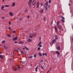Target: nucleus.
<instances>
[{
    "mask_svg": "<svg viewBox=\"0 0 73 73\" xmlns=\"http://www.w3.org/2000/svg\"><path fill=\"white\" fill-rule=\"evenodd\" d=\"M39 47H41L42 46V45H41V44H40L39 45Z\"/></svg>",
    "mask_w": 73,
    "mask_h": 73,
    "instance_id": "nucleus-42",
    "label": "nucleus"
},
{
    "mask_svg": "<svg viewBox=\"0 0 73 73\" xmlns=\"http://www.w3.org/2000/svg\"><path fill=\"white\" fill-rule=\"evenodd\" d=\"M44 55H45L46 56V55H47L46 53V52L45 53H43L42 56H44Z\"/></svg>",
    "mask_w": 73,
    "mask_h": 73,
    "instance_id": "nucleus-17",
    "label": "nucleus"
},
{
    "mask_svg": "<svg viewBox=\"0 0 73 73\" xmlns=\"http://www.w3.org/2000/svg\"><path fill=\"white\" fill-rule=\"evenodd\" d=\"M32 56H31L29 57V58H32Z\"/></svg>",
    "mask_w": 73,
    "mask_h": 73,
    "instance_id": "nucleus-30",
    "label": "nucleus"
},
{
    "mask_svg": "<svg viewBox=\"0 0 73 73\" xmlns=\"http://www.w3.org/2000/svg\"><path fill=\"white\" fill-rule=\"evenodd\" d=\"M54 37L56 40H57V35H56L54 36Z\"/></svg>",
    "mask_w": 73,
    "mask_h": 73,
    "instance_id": "nucleus-14",
    "label": "nucleus"
},
{
    "mask_svg": "<svg viewBox=\"0 0 73 73\" xmlns=\"http://www.w3.org/2000/svg\"><path fill=\"white\" fill-rule=\"evenodd\" d=\"M48 3H49V4H50V3H51V1L50 0H49V1Z\"/></svg>",
    "mask_w": 73,
    "mask_h": 73,
    "instance_id": "nucleus-38",
    "label": "nucleus"
},
{
    "mask_svg": "<svg viewBox=\"0 0 73 73\" xmlns=\"http://www.w3.org/2000/svg\"><path fill=\"white\" fill-rule=\"evenodd\" d=\"M20 56V54H18V56Z\"/></svg>",
    "mask_w": 73,
    "mask_h": 73,
    "instance_id": "nucleus-61",
    "label": "nucleus"
},
{
    "mask_svg": "<svg viewBox=\"0 0 73 73\" xmlns=\"http://www.w3.org/2000/svg\"><path fill=\"white\" fill-rule=\"evenodd\" d=\"M41 37H40V38H39V40H41Z\"/></svg>",
    "mask_w": 73,
    "mask_h": 73,
    "instance_id": "nucleus-54",
    "label": "nucleus"
},
{
    "mask_svg": "<svg viewBox=\"0 0 73 73\" xmlns=\"http://www.w3.org/2000/svg\"><path fill=\"white\" fill-rule=\"evenodd\" d=\"M7 36H8V37H11V35H10L9 34H7Z\"/></svg>",
    "mask_w": 73,
    "mask_h": 73,
    "instance_id": "nucleus-23",
    "label": "nucleus"
},
{
    "mask_svg": "<svg viewBox=\"0 0 73 73\" xmlns=\"http://www.w3.org/2000/svg\"><path fill=\"white\" fill-rule=\"evenodd\" d=\"M23 49H25V48H23Z\"/></svg>",
    "mask_w": 73,
    "mask_h": 73,
    "instance_id": "nucleus-60",
    "label": "nucleus"
},
{
    "mask_svg": "<svg viewBox=\"0 0 73 73\" xmlns=\"http://www.w3.org/2000/svg\"><path fill=\"white\" fill-rule=\"evenodd\" d=\"M40 68H41V69H44V68H43V67L42 66V65H41Z\"/></svg>",
    "mask_w": 73,
    "mask_h": 73,
    "instance_id": "nucleus-22",
    "label": "nucleus"
},
{
    "mask_svg": "<svg viewBox=\"0 0 73 73\" xmlns=\"http://www.w3.org/2000/svg\"><path fill=\"white\" fill-rule=\"evenodd\" d=\"M19 20L20 21H21V20H22V18H20L19 19Z\"/></svg>",
    "mask_w": 73,
    "mask_h": 73,
    "instance_id": "nucleus-36",
    "label": "nucleus"
},
{
    "mask_svg": "<svg viewBox=\"0 0 73 73\" xmlns=\"http://www.w3.org/2000/svg\"><path fill=\"white\" fill-rule=\"evenodd\" d=\"M37 69H38V68L36 67V68H35V71H36V72H37Z\"/></svg>",
    "mask_w": 73,
    "mask_h": 73,
    "instance_id": "nucleus-24",
    "label": "nucleus"
},
{
    "mask_svg": "<svg viewBox=\"0 0 73 73\" xmlns=\"http://www.w3.org/2000/svg\"><path fill=\"white\" fill-rule=\"evenodd\" d=\"M19 43L20 44H24V42L22 41H20L19 42Z\"/></svg>",
    "mask_w": 73,
    "mask_h": 73,
    "instance_id": "nucleus-11",
    "label": "nucleus"
},
{
    "mask_svg": "<svg viewBox=\"0 0 73 73\" xmlns=\"http://www.w3.org/2000/svg\"><path fill=\"white\" fill-rule=\"evenodd\" d=\"M45 8L46 10V11L47 10H48V8L47 7V6L44 7Z\"/></svg>",
    "mask_w": 73,
    "mask_h": 73,
    "instance_id": "nucleus-28",
    "label": "nucleus"
},
{
    "mask_svg": "<svg viewBox=\"0 0 73 73\" xmlns=\"http://www.w3.org/2000/svg\"><path fill=\"white\" fill-rule=\"evenodd\" d=\"M21 62H22V64H25V63L26 62V61H21Z\"/></svg>",
    "mask_w": 73,
    "mask_h": 73,
    "instance_id": "nucleus-15",
    "label": "nucleus"
},
{
    "mask_svg": "<svg viewBox=\"0 0 73 73\" xmlns=\"http://www.w3.org/2000/svg\"><path fill=\"white\" fill-rule=\"evenodd\" d=\"M57 49V50H60V46H58V47Z\"/></svg>",
    "mask_w": 73,
    "mask_h": 73,
    "instance_id": "nucleus-21",
    "label": "nucleus"
},
{
    "mask_svg": "<svg viewBox=\"0 0 73 73\" xmlns=\"http://www.w3.org/2000/svg\"><path fill=\"white\" fill-rule=\"evenodd\" d=\"M26 49H27V50H29V49H28V48L27 47H26Z\"/></svg>",
    "mask_w": 73,
    "mask_h": 73,
    "instance_id": "nucleus-43",
    "label": "nucleus"
},
{
    "mask_svg": "<svg viewBox=\"0 0 73 73\" xmlns=\"http://www.w3.org/2000/svg\"><path fill=\"white\" fill-rule=\"evenodd\" d=\"M18 68H19V69H20V66H18Z\"/></svg>",
    "mask_w": 73,
    "mask_h": 73,
    "instance_id": "nucleus-45",
    "label": "nucleus"
},
{
    "mask_svg": "<svg viewBox=\"0 0 73 73\" xmlns=\"http://www.w3.org/2000/svg\"><path fill=\"white\" fill-rule=\"evenodd\" d=\"M55 53L56 54H58V56H59V55H60V52L58 51H55Z\"/></svg>",
    "mask_w": 73,
    "mask_h": 73,
    "instance_id": "nucleus-3",
    "label": "nucleus"
},
{
    "mask_svg": "<svg viewBox=\"0 0 73 73\" xmlns=\"http://www.w3.org/2000/svg\"><path fill=\"white\" fill-rule=\"evenodd\" d=\"M34 56L35 58H36V54H35L34 55Z\"/></svg>",
    "mask_w": 73,
    "mask_h": 73,
    "instance_id": "nucleus-37",
    "label": "nucleus"
},
{
    "mask_svg": "<svg viewBox=\"0 0 73 73\" xmlns=\"http://www.w3.org/2000/svg\"><path fill=\"white\" fill-rule=\"evenodd\" d=\"M11 29V28L10 27L9 28V29Z\"/></svg>",
    "mask_w": 73,
    "mask_h": 73,
    "instance_id": "nucleus-52",
    "label": "nucleus"
},
{
    "mask_svg": "<svg viewBox=\"0 0 73 73\" xmlns=\"http://www.w3.org/2000/svg\"><path fill=\"white\" fill-rule=\"evenodd\" d=\"M41 6H42V3L41 4Z\"/></svg>",
    "mask_w": 73,
    "mask_h": 73,
    "instance_id": "nucleus-57",
    "label": "nucleus"
},
{
    "mask_svg": "<svg viewBox=\"0 0 73 73\" xmlns=\"http://www.w3.org/2000/svg\"><path fill=\"white\" fill-rule=\"evenodd\" d=\"M35 2V0H33V2L32 3V4H33V2Z\"/></svg>",
    "mask_w": 73,
    "mask_h": 73,
    "instance_id": "nucleus-51",
    "label": "nucleus"
},
{
    "mask_svg": "<svg viewBox=\"0 0 73 73\" xmlns=\"http://www.w3.org/2000/svg\"><path fill=\"white\" fill-rule=\"evenodd\" d=\"M61 17L62 19H63V20H65V18L64 17H62V16H61Z\"/></svg>",
    "mask_w": 73,
    "mask_h": 73,
    "instance_id": "nucleus-26",
    "label": "nucleus"
},
{
    "mask_svg": "<svg viewBox=\"0 0 73 73\" xmlns=\"http://www.w3.org/2000/svg\"><path fill=\"white\" fill-rule=\"evenodd\" d=\"M48 1H47L46 2L45 4H44V7H45V5H46V7H47L48 5Z\"/></svg>",
    "mask_w": 73,
    "mask_h": 73,
    "instance_id": "nucleus-1",
    "label": "nucleus"
},
{
    "mask_svg": "<svg viewBox=\"0 0 73 73\" xmlns=\"http://www.w3.org/2000/svg\"><path fill=\"white\" fill-rule=\"evenodd\" d=\"M4 47L5 48V49H7V48H8V46H4Z\"/></svg>",
    "mask_w": 73,
    "mask_h": 73,
    "instance_id": "nucleus-16",
    "label": "nucleus"
},
{
    "mask_svg": "<svg viewBox=\"0 0 73 73\" xmlns=\"http://www.w3.org/2000/svg\"><path fill=\"white\" fill-rule=\"evenodd\" d=\"M9 14L11 16H13V13L12 12H10L9 13Z\"/></svg>",
    "mask_w": 73,
    "mask_h": 73,
    "instance_id": "nucleus-6",
    "label": "nucleus"
},
{
    "mask_svg": "<svg viewBox=\"0 0 73 73\" xmlns=\"http://www.w3.org/2000/svg\"><path fill=\"white\" fill-rule=\"evenodd\" d=\"M9 24L10 25V24H11V21H9Z\"/></svg>",
    "mask_w": 73,
    "mask_h": 73,
    "instance_id": "nucleus-40",
    "label": "nucleus"
},
{
    "mask_svg": "<svg viewBox=\"0 0 73 73\" xmlns=\"http://www.w3.org/2000/svg\"><path fill=\"white\" fill-rule=\"evenodd\" d=\"M0 58L2 59H3V60L4 59V58H3V55H0Z\"/></svg>",
    "mask_w": 73,
    "mask_h": 73,
    "instance_id": "nucleus-13",
    "label": "nucleus"
},
{
    "mask_svg": "<svg viewBox=\"0 0 73 73\" xmlns=\"http://www.w3.org/2000/svg\"><path fill=\"white\" fill-rule=\"evenodd\" d=\"M41 44V41H40L39 43H38L37 46H39V45H40Z\"/></svg>",
    "mask_w": 73,
    "mask_h": 73,
    "instance_id": "nucleus-19",
    "label": "nucleus"
},
{
    "mask_svg": "<svg viewBox=\"0 0 73 73\" xmlns=\"http://www.w3.org/2000/svg\"><path fill=\"white\" fill-rule=\"evenodd\" d=\"M4 0H3V2H4Z\"/></svg>",
    "mask_w": 73,
    "mask_h": 73,
    "instance_id": "nucleus-62",
    "label": "nucleus"
},
{
    "mask_svg": "<svg viewBox=\"0 0 73 73\" xmlns=\"http://www.w3.org/2000/svg\"><path fill=\"white\" fill-rule=\"evenodd\" d=\"M55 31L57 32V29L56 30H55Z\"/></svg>",
    "mask_w": 73,
    "mask_h": 73,
    "instance_id": "nucleus-55",
    "label": "nucleus"
},
{
    "mask_svg": "<svg viewBox=\"0 0 73 73\" xmlns=\"http://www.w3.org/2000/svg\"><path fill=\"white\" fill-rule=\"evenodd\" d=\"M38 54L40 56H42V54L40 52L38 53Z\"/></svg>",
    "mask_w": 73,
    "mask_h": 73,
    "instance_id": "nucleus-10",
    "label": "nucleus"
},
{
    "mask_svg": "<svg viewBox=\"0 0 73 73\" xmlns=\"http://www.w3.org/2000/svg\"><path fill=\"white\" fill-rule=\"evenodd\" d=\"M17 38H18L17 37H15L13 39V41H16V40L17 39Z\"/></svg>",
    "mask_w": 73,
    "mask_h": 73,
    "instance_id": "nucleus-4",
    "label": "nucleus"
},
{
    "mask_svg": "<svg viewBox=\"0 0 73 73\" xmlns=\"http://www.w3.org/2000/svg\"><path fill=\"white\" fill-rule=\"evenodd\" d=\"M58 27V28L59 29V30H61V27H62V26L61 25H57Z\"/></svg>",
    "mask_w": 73,
    "mask_h": 73,
    "instance_id": "nucleus-2",
    "label": "nucleus"
},
{
    "mask_svg": "<svg viewBox=\"0 0 73 73\" xmlns=\"http://www.w3.org/2000/svg\"><path fill=\"white\" fill-rule=\"evenodd\" d=\"M28 41H29V42H31L32 41V40L29 39H28Z\"/></svg>",
    "mask_w": 73,
    "mask_h": 73,
    "instance_id": "nucleus-20",
    "label": "nucleus"
},
{
    "mask_svg": "<svg viewBox=\"0 0 73 73\" xmlns=\"http://www.w3.org/2000/svg\"><path fill=\"white\" fill-rule=\"evenodd\" d=\"M72 41L73 42V38L72 39Z\"/></svg>",
    "mask_w": 73,
    "mask_h": 73,
    "instance_id": "nucleus-64",
    "label": "nucleus"
},
{
    "mask_svg": "<svg viewBox=\"0 0 73 73\" xmlns=\"http://www.w3.org/2000/svg\"><path fill=\"white\" fill-rule=\"evenodd\" d=\"M25 12H28V10H25Z\"/></svg>",
    "mask_w": 73,
    "mask_h": 73,
    "instance_id": "nucleus-46",
    "label": "nucleus"
},
{
    "mask_svg": "<svg viewBox=\"0 0 73 73\" xmlns=\"http://www.w3.org/2000/svg\"><path fill=\"white\" fill-rule=\"evenodd\" d=\"M5 7H9V5H5Z\"/></svg>",
    "mask_w": 73,
    "mask_h": 73,
    "instance_id": "nucleus-29",
    "label": "nucleus"
},
{
    "mask_svg": "<svg viewBox=\"0 0 73 73\" xmlns=\"http://www.w3.org/2000/svg\"><path fill=\"white\" fill-rule=\"evenodd\" d=\"M18 49V50H20V48H17Z\"/></svg>",
    "mask_w": 73,
    "mask_h": 73,
    "instance_id": "nucleus-56",
    "label": "nucleus"
},
{
    "mask_svg": "<svg viewBox=\"0 0 73 73\" xmlns=\"http://www.w3.org/2000/svg\"><path fill=\"white\" fill-rule=\"evenodd\" d=\"M61 21H62L63 23H65V21H64L63 19H61Z\"/></svg>",
    "mask_w": 73,
    "mask_h": 73,
    "instance_id": "nucleus-25",
    "label": "nucleus"
},
{
    "mask_svg": "<svg viewBox=\"0 0 73 73\" xmlns=\"http://www.w3.org/2000/svg\"><path fill=\"white\" fill-rule=\"evenodd\" d=\"M15 5V3H13L11 5V7H14Z\"/></svg>",
    "mask_w": 73,
    "mask_h": 73,
    "instance_id": "nucleus-12",
    "label": "nucleus"
},
{
    "mask_svg": "<svg viewBox=\"0 0 73 73\" xmlns=\"http://www.w3.org/2000/svg\"><path fill=\"white\" fill-rule=\"evenodd\" d=\"M20 52L21 53L24 54V52H23V51H20Z\"/></svg>",
    "mask_w": 73,
    "mask_h": 73,
    "instance_id": "nucleus-34",
    "label": "nucleus"
},
{
    "mask_svg": "<svg viewBox=\"0 0 73 73\" xmlns=\"http://www.w3.org/2000/svg\"><path fill=\"white\" fill-rule=\"evenodd\" d=\"M44 21H45V17H44Z\"/></svg>",
    "mask_w": 73,
    "mask_h": 73,
    "instance_id": "nucleus-44",
    "label": "nucleus"
},
{
    "mask_svg": "<svg viewBox=\"0 0 73 73\" xmlns=\"http://www.w3.org/2000/svg\"><path fill=\"white\" fill-rule=\"evenodd\" d=\"M52 69V67H51L48 71V72H49L50 71V70Z\"/></svg>",
    "mask_w": 73,
    "mask_h": 73,
    "instance_id": "nucleus-35",
    "label": "nucleus"
},
{
    "mask_svg": "<svg viewBox=\"0 0 73 73\" xmlns=\"http://www.w3.org/2000/svg\"><path fill=\"white\" fill-rule=\"evenodd\" d=\"M2 19H5V17H2Z\"/></svg>",
    "mask_w": 73,
    "mask_h": 73,
    "instance_id": "nucleus-39",
    "label": "nucleus"
},
{
    "mask_svg": "<svg viewBox=\"0 0 73 73\" xmlns=\"http://www.w3.org/2000/svg\"><path fill=\"white\" fill-rule=\"evenodd\" d=\"M55 30H56L57 29V27H55Z\"/></svg>",
    "mask_w": 73,
    "mask_h": 73,
    "instance_id": "nucleus-48",
    "label": "nucleus"
},
{
    "mask_svg": "<svg viewBox=\"0 0 73 73\" xmlns=\"http://www.w3.org/2000/svg\"><path fill=\"white\" fill-rule=\"evenodd\" d=\"M4 8V6H2L1 7V9H3V8Z\"/></svg>",
    "mask_w": 73,
    "mask_h": 73,
    "instance_id": "nucleus-27",
    "label": "nucleus"
},
{
    "mask_svg": "<svg viewBox=\"0 0 73 73\" xmlns=\"http://www.w3.org/2000/svg\"><path fill=\"white\" fill-rule=\"evenodd\" d=\"M13 33H15V31H13Z\"/></svg>",
    "mask_w": 73,
    "mask_h": 73,
    "instance_id": "nucleus-50",
    "label": "nucleus"
},
{
    "mask_svg": "<svg viewBox=\"0 0 73 73\" xmlns=\"http://www.w3.org/2000/svg\"><path fill=\"white\" fill-rule=\"evenodd\" d=\"M68 5H69V6H70V3H69Z\"/></svg>",
    "mask_w": 73,
    "mask_h": 73,
    "instance_id": "nucleus-59",
    "label": "nucleus"
},
{
    "mask_svg": "<svg viewBox=\"0 0 73 73\" xmlns=\"http://www.w3.org/2000/svg\"><path fill=\"white\" fill-rule=\"evenodd\" d=\"M41 62H43V60H42L41 61Z\"/></svg>",
    "mask_w": 73,
    "mask_h": 73,
    "instance_id": "nucleus-63",
    "label": "nucleus"
},
{
    "mask_svg": "<svg viewBox=\"0 0 73 73\" xmlns=\"http://www.w3.org/2000/svg\"><path fill=\"white\" fill-rule=\"evenodd\" d=\"M32 1V0H30L29 2V4H30V3H31Z\"/></svg>",
    "mask_w": 73,
    "mask_h": 73,
    "instance_id": "nucleus-18",
    "label": "nucleus"
},
{
    "mask_svg": "<svg viewBox=\"0 0 73 73\" xmlns=\"http://www.w3.org/2000/svg\"><path fill=\"white\" fill-rule=\"evenodd\" d=\"M56 39L53 40L52 42V43L53 44H54V42H56Z\"/></svg>",
    "mask_w": 73,
    "mask_h": 73,
    "instance_id": "nucleus-7",
    "label": "nucleus"
},
{
    "mask_svg": "<svg viewBox=\"0 0 73 73\" xmlns=\"http://www.w3.org/2000/svg\"><path fill=\"white\" fill-rule=\"evenodd\" d=\"M39 1H38V2L37 3V8H38V7H39Z\"/></svg>",
    "mask_w": 73,
    "mask_h": 73,
    "instance_id": "nucleus-5",
    "label": "nucleus"
},
{
    "mask_svg": "<svg viewBox=\"0 0 73 73\" xmlns=\"http://www.w3.org/2000/svg\"><path fill=\"white\" fill-rule=\"evenodd\" d=\"M14 70L15 71H16V70H17V69L16 68V69H15Z\"/></svg>",
    "mask_w": 73,
    "mask_h": 73,
    "instance_id": "nucleus-53",
    "label": "nucleus"
},
{
    "mask_svg": "<svg viewBox=\"0 0 73 73\" xmlns=\"http://www.w3.org/2000/svg\"><path fill=\"white\" fill-rule=\"evenodd\" d=\"M36 36V35H34V36H32L29 35V37H30V38H32V37H34V36Z\"/></svg>",
    "mask_w": 73,
    "mask_h": 73,
    "instance_id": "nucleus-9",
    "label": "nucleus"
},
{
    "mask_svg": "<svg viewBox=\"0 0 73 73\" xmlns=\"http://www.w3.org/2000/svg\"><path fill=\"white\" fill-rule=\"evenodd\" d=\"M53 20H52L51 22V25H52V24L53 23Z\"/></svg>",
    "mask_w": 73,
    "mask_h": 73,
    "instance_id": "nucleus-49",
    "label": "nucleus"
},
{
    "mask_svg": "<svg viewBox=\"0 0 73 73\" xmlns=\"http://www.w3.org/2000/svg\"><path fill=\"white\" fill-rule=\"evenodd\" d=\"M43 12H44V9H42V10H40V13H43Z\"/></svg>",
    "mask_w": 73,
    "mask_h": 73,
    "instance_id": "nucleus-8",
    "label": "nucleus"
},
{
    "mask_svg": "<svg viewBox=\"0 0 73 73\" xmlns=\"http://www.w3.org/2000/svg\"><path fill=\"white\" fill-rule=\"evenodd\" d=\"M58 24H60V21H58L57 22V25H58Z\"/></svg>",
    "mask_w": 73,
    "mask_h": 73,
    "instance_id": "nucleus-31",
    "label": "nucleus"
},
{
    "mask_svg": "<svg viewBox=\"0 0 73 73\" xmlns=\"http://www.w3.org/2000/svg\"><path fill=\"white\" fill-rule=\"evenodd\" d=\"M41 49V48L40 47H38V50L39 51V50H40Z\"/></svg>",
    "mask_w": 73,
    "mask_h": 73,
    "instance_id": "nucleus-32",
    "label": "nucleus"
},
{
    "mask_svg": "<svg viewBox=\"0 0 73 73\" xmlns=\"http://www.w3.org/2000/svg\"><path fill=\"white\" fill-rule=\"evenodd\" d=\"M14 43H15V44H17V41H15L14 42Z\"/></svg>",
    "mask_w": 73,
    "mask_h": 73,
    "instance_id": "nucleus-47",
    "label": "nucleus"
},
{
    "mask_svg": "<svg viewBox=\"0 0 73 73\" xmlns=\"http://www.w3.org/2000/svg\"><path fill=\"white\" fill-rule=\"evenodd\" d=\"M29 17H30V16L29 15H28L27 16V19H29Z\"/></svg>",
    "mask_w": 73,
    "mask_h": 73,
    "instance_id": "nucleus-41",
    "label": "nucleus"
},
{
    "mask_svg": "<svg viewBox=\"0 0 73 73\" xmlns=\"http://www.w3.org/2000/svg\"><path fill=\"white\" fill-rule=\"evenodd\" d=\"M2 44H4L5 43V40H3L2 41Z\"/></svg>",
    "mask_w": 73,
    "mask_h": 73,
    "instance_id": "nucleus-33",
    "label": "nucleus"
},
{
    "mask_svg": "<svg viewBox=\"0 0 73 73\" xmlns=\"http://www.w3.org/2000/svg\"><path fill=\"white\" fill-rule=\"evenodd\" d=\"M29 5H30V6H31V3H29Z\"/></svg>",
    "mask_w": 73,
    "mask_h": 73,
    "instance_id": "nucleus-58",
    "label": "nucleus"
}]
</instances>
